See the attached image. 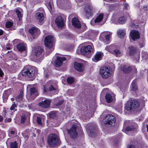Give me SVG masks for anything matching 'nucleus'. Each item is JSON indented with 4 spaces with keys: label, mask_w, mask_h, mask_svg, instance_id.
Returning a JSON list of instances; mask_svg holds the SVG:
<instances>
[{
    "label": "nucleus",
    "mask_w": 148,
    "mask_h": 148,
    "mask_svg": "<svg viewBox=\"0 0 148 148\" xmlns=\"http://www.w3.org/2000/svg\"><path fill=\"white\" fill-rule=\"evenodd\" d=\"M73 125L70 130H68V134L71 136L73 138H76L77 137V134L76 132L77 129L80 128V125L79 123L77 121L72 123Z\"/></svg>",
    "instance_id": "nucleus-1"
},
{
    "label": "nucleus",
    "mask_w": 148,
    "mask_h": 148,
    "mask_svg": "<svg viewBox=\"0 0 148 148\" xmlns=\"http://www.w3.org/2000/svg\"><path fill=\"white\" fill-rule=\"evenodd\" d=\"M48 144L50 146L55 147L61 144L60 140L58 136L55 134H50L48 138Z\"/></svg>",
    "instance_id": "nucleus-2"
},
{
    "label": "nucleus",
    "mask_w": 148,
    "mask_h": 148,
    "mask_svg": "<svg viewBox=\"0 0 148 148\" xmlns=\"http://www.w3.org/2000/svg\"><path fill=\"white\" fill-rule=\"evenodd\" d=\"M45 45L47 48V51L51 52L54 49L53 47L54 39L52 36H48L45 38Z\"/></svg>",
    "instance_id": "nucleus-3"
},
{
    "label": "nucleus",
    "mask_w": 148,
    "mask_h": 148,
    "mask_svg": "<svg viewBox=\"0 0 148 148\" xmlns=\"http://www.w3.org/2000/svg\"><path fill=\"white\" fill-rule=\"evenodd\" d=\"M139 102L136 100H132L128 102L126 106V109L128 111H134L138 108Z\"/></svg>",
    "instance_id": "nucleus-4"
},
{
    "label": "nucleus",
    "mask_w": 148,
    "mask_h": 148,
    "mask_svg": "<svg viewBox=\"0 0 148 148\" xmlns=\"http://www.w3.org/2000/svg\"><path fill=\"white\" fill-rule=\"evenodd\" d=\"M44 49L40 46H37L35 47L33 51L34 58L39 61L42 60L44 58L43 53Z\"/></svg>",
    "instance_id": "nucleus-5"
},
{
    "label": "nucleus",
    "mask_w": 148,
    "mask_h": 148,
    "mask_svg": "<svg viewBox=\"0 0 148 148\" xmlns=\"http://www.w3.org/2000/svg\"><path fill=\"white\" fill-rule=\"evenodd\" d=\"M34 71L33 68L29 66L25 67L22 71V74L29 78H33L34 75Z\"/></svg>",
    "instance_id": "nucleus-6"
},
{
    "label": "nucleus",
    "mask_w": 148,
    "mask_h": 148,
    "mask_svg": "<svg viewBox=\"0 0 148 148\" xmlns=\"http://www.w3.org/2000/svg\"><path fill=\"white\" fill-rule=\"evenodd\" d=\"M86 128L87 132L89 133V135L91 137L94 136L97 131V126L94 124L89 123L86 125Z\"/></svg>",
    "instance_id": "nucleus-7"
},
{
    "label": "nucleus",
    "mask_w": 148,
    "mask_h": 148,
    "mask_svg": "<svg viewBox=\"0 0 148 148\" xmlns=\"http://www.w3.org/2000/svg\"><path fill=\"white\" fill-rule=\"evenodd\" d=\"M110 69L109 67H103L100 69V73L102 77L106 79L110 75Z\"/></svg>",
    "instance_id": "nucleus-8"
},
{
    "label": "nucleus",
    "mask_w": 148,
    "mask_h": 148,
    "mask_svg": "<svg viewBox=\"0 0 148 148\" xmlns=\"http://www.w3.org/2000/svg\"><path fill=\"white\" fill-rule=\"evenodd\" d=\"M29 33L31 35L32 37H31V40L32 41L33 39H34L36 38L40 34V30L37 27H32L29 30Z\"/></svg>",
    "instance_id": "nucleus-9"
},
{
    "label": "nucleus",
    "mask_w": 148,
    "mask_h": 148,
    "mask_svg": "<svg viewBox=\"0 0 148 148\" xmlns=\"http://www.w3.org/2000/svg\"><path fill=\"white\" fill-rule=\"evenodd\" d=\"M115 117L111 114L107 115L105 117V123L111 125H114L116 122Z\"/></svg>",
    "instance_id": "nucleus-10"
},
{
    "label": "nucleus",
    "mask_w": 148,
    "mask_h": 148,
    "mask_svg": "<svg viewBox=\"0 0 148 148\" xmlns=\"http://www.w3.org/2000/svg\"><path fill=\"white\" fill-rule=\"evenodd\" d=\"M51 101V99H47L44 101L40 102L38 104L42 108H47L49 107Z\"/></svg>",
    "instance_id": "nucleus-11"
},
{
    "label": "nucleus",
    "mask_w": 148,
    "mask_h": 148,
    "mask_svg": "<svg viewBox=\"0 0 148 148\" xmlns=\"http://www.w3.org/2000/svg\"><path fill=\"white\" fill-rule=\"evenodd\" d=\"M55 22L58 28H62L64 25V19L61 16H58L56 19Z\"/></svg>",
    "instance_id": "nucleus-12"
},
{
    "label": "nucleus",
    "mask_w": 148,
    "mask_h": 148,
    "mask_svg": "<svg viewBox=\"0 0 148 148\" xmlns=\"http://www.w3.org/2000/svg\"><path fill=\"white\" fill-rule=\"evenodd\" d=\"M85 11L87 16H91L95 12V10L91 5L86 6L84 8Z\"/></svg>",
    "instance_id": "nucleus-13"
},
{
    "label": "nucleus",
    "mask_w": 148,
    "mask_h": 148,
    "mask_svg": "<svg viewBox=\"0 0 148 148\" xmlns=\"http://www.w3.org/2000/svg\"><path fill=\"white\" fill-rule=\"evenodd\" d=\"M130 35L132 39L135 41L140 38V34L139 32L136 30H132L131 31Z\"/></svg>",
    "instance_id": "nucleus-14"
},
{
    "label": "nucleus",
    "mask_w": 148,
    "mask_h": 148,
    "mask_svg": "<svg viewBox=\"0 0 148 148\" xmlns=\"http://www.w3.org/2000/svg\"><path fill=\"white\" fill-rule=\"evenodd\" d=\"M66 60L64 57H57L55 62V66L56 67H59L62 64V62Z\"/></svg>",
    "instance_id": "nucleus-15"
},
{
    "label": "nucleus",
    "mask_w": 148,
    "mask_h": 148,
    "mask_svg": "<svg viewBox=\"0 0 148 148\" xmlns=\"http://www.w3.org/2000/svg\"><path fill=\"white\" fill-rule=\"evenodd\" d=\"M74 67L76 70L79 72L82 71L84 69L83 64L77 62H75L74 63Z\"/></svg>",
    "instance_id": "nucleus-16"
},
{
    "label": "nucleus",
    "mask_w": 148,
    "mask_h": 148,
    "mask_svg": "<svg viewBox=\"0 0 148 148\" xmlns=\"http://www.w3.org/2000/svg\"><path fill=\"white\" fill-rule=\"evenodd\" d=\"M72 24L75 27L77 28H80L81 25L78 19L75 17L73 18L72 20Z\"/></svg>",
    "instance_id": "nucleus-17"
},
{
    "label": "nucleus",
    "mask_w": 148,
    "mask_h": 148,
    "mask_svg": "<svg viewBox=\"0 0 148 148\" xmlns=\"http://www.w3.org/2000/svg\"><path fill=\"white\" fill-rule=\"evenodd\" d=\"M36 17L38 21L40 23L42 22L44 18L42 13L41 12L37 13L36 14Z\"/></svg>",
    "instance_id": "nucleus-18"
},
{
    "label": "nucleus",
    "mask_w": 148,
    "mask_h": 148,
    "mask_svg": "<svg viewBox=\"0 0 148 148\" xmlns=\"http://www.w3.org/2000/svg\"><path fill=\"white\" fill-rule=\"evenodd\" d=\"M136 124L134 123H132L131 125H128L126 128V131H132L134 130L136 128Z\"/></svg>",
    "instance_id": "nucleus-19"
},
{
    "label": "nucleus",
    "mask_w": 148,
    "mask_h": 148,
    "mask_svg": "<svg viewBox=\"0 0 148 148\" xmlns=\"http://www.w3.org/2000/svg\"><path fill=\"white\" fill-rule=\"evenodd\" d=\"M80 51L81 53L84 55H87L91 53L88 50L86 46H82L81 49Z\"/></svg>",
    "instance_id": "nucleus-20"
},
{
    "label": "nucleus",
    "mask_w": 148,
    "mask_h": 148,
    "mask_svg": "<svg viewBox=\"0 0 148 148\" xmlns=\"http://www.w3.org/2000/svg\"><path fill=\"white\" fill-rule=\"evenodd\" d=\"M108 51L109 52L114 54L117 57H119L122 55V53L121 51L117 49H115L113 51H110L109 49L108 50Z\"/></svg>",
    "instance_id": "nucleus-21"
},
{
    "label": "nucleus",
    "mask_w": 148,
    "mask_h": 148,
    "mask_svg": "<svg viewBox=\"0 0 148 148\" xmlns=\"http://www.w3.org/2000/svg\"><path fill=\"white\" fill-rule=\"evenodd\" d=\"M17 48L20 52H22L25 50V47L24 44L23 43H19L17 46Z\"/></svg>",
    "instance_id": "nucleus-22"
},
{
    "label": "nucleus",
    "mask_w": 148,
    "mask_h": 148,
    "mask_svg": "<svg viewBox=\"0 0 148 148\" xmlns=\"http://www.w3.org/2000/svg\"><path fill=\"white\" fill-rule=\"evenodd\" d=\"M30 91L31 95L32 96L34 95L37 96L38 95V90L36 88L32 87L30 88Z\"/></svg>",
    "instance_id": "nucleus-23"
},
{
    "label": "nucleus",
    "mask_w": 148,
    "mask_h": 148,
    "mask_svg": "<svg viewBox=\"0 0 148 148\" xmlns=\"http://www.w3.org/2000/svg\"><path fill=\"white\" fill-rule=\"evenodd\" d=\"M130 50V56L133 55L137 51L136 48L132 46H131L129 47Z\"/></svg>",
    "instance_id": "nucleus-24"
},
{
    "label": "nucleus",
    "mask_w": 148,
    "mask_h": 148,
    "mask_svg": "<svg viewBox=\"0 0 148 148\" xmlns=\"http://www.w3.org/2000/svg\"><path fill=\"white\" fill-rule=\"evenodd\" d=\"M103 53L101 52L97 53L95 56V59L97 61H99L102 59Z\"/></svg>",
    "instance_id": "nucleus-25"
},
{
    "label": "nucleus",
    "mask_w": 148,
    "mask_h": 148,
    "mask_svg": "<svg viewBox=\"0 0 148 148\" xmlns=\"http://www.w3.org/2000/svg\"><path fill=\"white\" fill-rule=\"evenodd\" d=\"M103 16L104 14L102 13L100 14L95 20V23H99L101 21L103 18Z\"/></svg>",
    "instance_id": "nucleus-26"
},
{
    "label": "nucleus",
    "mask_w": 148,
    "mask_h": 148,
    "mask_svg": "<svg viewBox=\"0 0 148 148\" xmlns=\"http://www.w3.org/2000/svg\"><path fill=\"white\" fill-rule=\"evenodd\" d=\"M105 99L108 103H110L112 100V98L111 95L110 94L107 93L105 96Z\"/></svg>",
    "instance_id": "nucleus-27"
},
{
    "label": "nucleus",
    "mask_w": 148,
    "mask_h": 148,
    "mask_svg": "<svg viewBox=\"0 0 148 148\" xmlns=\"http://www.w3.org/2000/svg\"><path fill=\"white\" fill-rule=\"evenodd\" d=\"M118 35L120 38H123L125 36L126 33L124 30H119L117 31Z\"/></svg>",
    "instance_id": "nucleus-28"
},
{
    "label": "nucleus",
    "mask_w": 148,
    "mask_h": 148,
    "mask_svg": "<svg viewBox=\"0 0 148 148\" xmlns=\"http://www.w3.org/2000/svg\"><path fill=\"white\" fill-rule=\"evenodd\" d=\"M122 70L125 73H127L130 72L132 70V69L130 66H128L127 67H123Z\"/></svg>",
    "instance_id": "nucleus-29"
},
{
    "label": "nucleus",
    "mask_w": 148,
    "mask_h": 148,
    "mask_svg": "<svg viewBox=\"0 0 148 148\" xmlns=\"http://www.w3.org/2000/svg\"><path fill=\"white\" fill-rule=\"evenodd\" d=\"M131 85L132 90L136 91L138 90V87L136 81H133L132 82Z\"/></svg>",
    "instance_id": "nucleus-30"
},
{
    "label": "nucleus",
    "mask_w": 148,
    "mask_h": 148,
    "mask_svg": "<svg viewBox=\"0 0 148 148\" xmlns=\"http://www.w3.org/2000/svg\"><path fill=\"white\" fill-rule=\"evenodd\" d=\"M23 92L22 91H21L20 93L16 98V101H20L23 99Z\"/></svg>",
    "instance_id": "nucleus-31"
},
{
    "label": "nucleus",
    "mask_w": 148,
    "mask_h": 148,
    "mask_svg": "<svg viewBox=\"0 0 148 148\" xmlns=\"http://www.w3.org/2000/svg\"><path fill=\"white\" fill-rule=\"evenodd\" d=\"M118 21L120 24H123L125 23L126 19L125 17L121 16L118 19Z\"/></svg>",
    "instance_id": "nucleus-32"
},
{
    "label": "nucleus",
    "mask_w": 148,
    "mask_h": 148,
    "mask_svg": "<svg viewBox=\"0 0 148 148\" xmlns=\"http://www.w3.org/2000/svg\"><path fill=\"white\" fill-rule=\"evenodd\" d=\"M75 81V79L73 77H69L67 79V82L69 84L73 83Z\"/></svg>",
    "instance_id": "nucleus-33"
},
{
    "label": "nucleus",
    "mask_w": 148,
    "mask_h": 148,
    "mask_svg": "<svg viewBox=\"0 0 148 148\" xmlns=\"http://www.w3.org/2000/svg\"><path fill=\"white\" fill-rule=\"evenodd\" d=\"M95 35V33L94 31L90 30L87 33V35L89 37H92L94 36Z\"/></svg>",
    "instance_id": "nucleus-34"
},
{
    "label": "nucleus",
    "mask_w": 148,
    "mask_h": 148,
    "mask_svg": "<svg viewBox=\"0 0 148 148\" xmlns=\"http://www.w3.org/2000/svg\"><path fill=\"white\" fill-rule=\"evenodd\" d=\"M11 68L14 70V72H15L19 68V66L17 63H14L12 65Z\"/></svg>",
    "instance_id": "nucleus-35"
},
{
    "label": "nucleus",
    "mask_w": 148,
    "mask_h": 148,
    "mask_svg": "<svg viewBox=\"0 0 148 148\" xmlns=\"http://www.w3.org/2000/svg\"><path fill=\"white\" fill-rule=\"evenodd\" d=\"M56 116V112L53 111L51 112L49 114V117L50 118L54 119Z\"/></svg>",
    "instance_id": "nucleus-36"
},
{
    "label": "nucleus",
    "mask_w": 148,
    "mask_h": 148,
    "mask_svg": "<svg viewBox=\"0 0 148 148\" xmlns=\"http://www.w3.org/2000/svg\"><path fill=\"white\" fill-rule=\"evenodd\" d=\"M12 93V90L11 89H9L6 90L5 91L3 94V95L6 97H8Z\"/></svg>",
    "instance_id": "nucleus-37"
},
{
    "label": "nucleus",
    "mask_w": 148,
    "mask_h": 148,
    "mask_svg": "<svg viewBox=\"0 0 148 148\" xmlns=\"http://www.w3.org/2000/svg\"><path fill=\"white\" fill-rule=\"evenodd\" d=\"M57 88V86H54L53 85H51L48 88V90L50 91H52L56 90Z\"/></svg>",
    "instance_id": "nucleus-38"
},
{
    "label": "nucleus",
    "mask_w": 148,
    "mask_h": 148,
    "mask_svg": "<svg viewBox=\"0 0 148 148\" xmlns=\"http://www.w3.org/2000/svg\"><path fill=\"white\" fill-rule=\"evenodd\" d=\"M11 148H17L18 144L16 142H14L11 143L10 145Z\"/></svg>",
    "instance_id": "nucleus-39"
},
{
    "label": "nucleus",
    "mask_w": 148,
    "mask_h": 148,
    "mask_svg": "<svg viewBox=\"0 0 148 148\" xmlns=\"http://www.w3.org/2000/svg\"><path fill=\"white\" fill-rule=\"evenodd\" d=\"M13 23L11 21H8L6 22L5 26L8 28L11 27L13 25Z\"/></svg>",
    "instance_id": "nucleus-40"
},
{
    "label": "nucleus",
    "mask_w": 148,
    "mask_h": 148,
    "mask_svg": "<svg viewBox=\"0 0 148 148\" xmlns=\"http://www.w3.org/2000/svg\"><path fill=\"white\" fill-rule=\"evenodd\" d=\"M86 46L88 50L90 53L93 52L94 51V49L93 45L92 46L90 45H88Z\"/></svg>",
    "instance_id": "nucleus-41"
},
{
    "label": "nucleus",
    "mask_w": 148,
    "mask_h": 148,
    "mask_svg": "<svg viewBox=\"0 0 148 148\" xmlns=\"http://www.w3.org/2000/svg\"><path fill=\"white\" fill-rule=\"evenodd\" d=\"M16 13L17 14L18 17L20 19V18L22 17V15L21 14V12L18 10L16 9Z\"/></svg>",
    "instance_id": "nucleus-42"
},
{
    "label": "nucleus",
    "mask_w": 148,
    "mask_h": 148,
    "mask_svg": "<svg viewBox=\"0 0 148 148\" xmlns=\"http://www.w3.org/2000/svg\"><path fill=\"white\" fill-rule=\"evenodd\" d=\"M26 117L25 115H23L22 116L21 119V123H24L26 120Z\"/></svg>",
    "instance_id": "nucleus-43"
},
{
    "label": "nucleus",
    "mask_w": 148,
    "mask_h": 148,
    "mask_svg": "<svg viewBox=\"0 0 148 148\" xmlns=\"http://www.w3.org/2000/svg\"><path fill=\"white\" fill-rule=\"evenodd\" d=\"M17 107V106L15 102H13V103L11 106L10 109L11 110H13L15 109V108Z\"/></svg>",
    "instance_id": "nucleus-44"
},
{
    "label": "nucleus",
    "mask_w": 148,
    "mask_h": 148,
    "mask_svg": "<svg viewBox=\"0 0 148 148\" xmlns=\"http://www.w3.org/2000/svg\"><path fill=\"white\" fill-rule=\"evenodd\" d=\"M29 134L28 133L26 134V132H25L23 134L24 137L26 140L28 139L29 137Z\"/></svg>",
    "instance_id": "nucleus-45"
},
{
    "label": "nucleus",
    "mask_w": 148,
    "mask_h": 148,
    "mask_svg": "<svg viewBox=\"0 0 148 148\" xmlns=\"http://www.w3.org/2000/svg\"><path fill=\"white\" fill-rule=\"evenodd\" d=\"M36 121L40 125L42 124L41 120L40 117H38L36 118Z\"/></svg>",
    "instance_id": "nucleus-46"
},
{
    "label": "nucleus",
    "mask_w": 148,
    "mask_h": 148,
    "mask_svg": "<svg viewBox=\"0 0 148 148\" xmlns=\"http://www.w3.org/2000/svg\"><path fill=\"white\" fill-rule=\"evenodd\" d=\"M51 3L50 2H49L48 4V8L49 10H51L52 9V7Z\"/></svg>",
    "instance_id": "nucleus-47"
},
{
    "label": "nucleus",
    "mask_w": 148,
    "mask_h": 148,
    "mask_svg": "<svg viewBox=\"0 0 148 148\" xmlns=\"http://www.w3.org/2000/svg\"><path fill=\"white\" fill-rule=\"evenodd\" d=\"M64 102V100H62L60 101L57 104H56V106H59L61 105Z\"/></svg>",
    "instance_id": "nucleus-48"
},
{
    "label": "nucleus",
    "mask_w": 148,
    "mask_h": 148,
    "mask_svg": "<svg viewBox=\"0 0 148 148\" xmlns=\"http://www.w3.org/2000/svg\"><path fill=\"white\" fill-rule=\"evenodd\" d=\"M11 120L12 119L11 118H6L5 119L4 121L5 123L10 122L11 121Z\"/></svg>",
    "instance_id": "nucleus-49"
},
{
    "label": "nucleus",
    "mask_w": 148,
    "mask_h": 148,
    "mask_svg": "<svg viewBox=\"0 0 148 148\" xmlns=\"http://www.w3.org/2000/svg\"><path fill=\"white\" fill-rule=\"evenodd\" d=\"M110 34L107 35L105 36V39L107 41H109L110 40Z\"/></svg>",
    "instance_id": "nucleus-50"
},
{
    "label": "nucleus",
    "mask_w": 148,
    "mask_h": 148,
    "mask_svg": "<svg viewBox=\"0 0 148 148\" xmlns=\"http://www.w3.org/2000/svg\"><path fill=\"white\" fill-rule=\"evenodd\" d=\"M4 75V73L0 68V77H2Z\"/></svg>",
    "instance_id": "nucleus-51"
},
{
    "label": "nucleus",
    "mask_w": 148,
    "mask_h": 148,
    "mask_svg": "<svg viewBox=\"0 0 148 148\" xmlns=\"http://www.w3.org/2000/svg\"><path fill=\"white\" fill-rule=\"evenodd\" d=\"M124 7L125 9H128V8H129V5L127 3H125L124 4Z\"/></svg>",
    "instance_id": "nucleus-52"
},
{
    "label": "nucleus",
    "mask_w": 148,
    "mask_h": 148,
    "mask_svg": "<svg viewBox=\"0 0 148 148\" xmlns=\"http://www.w3.org/2000/svg\"><path fill=\"white\" fill-rule=\"evenodd\" d=\"M6 48L7 50H10L12 49V47L11 45L9 44L7 45L6 47Z\"/></svg>",
    "instance_id": "nucleus-53"
},
{
    "label": "nucleus",
    "mask_w": 148,
    "mask_h": 148,
    "mask_svg": "<svg viewBox=\"0 0 148 148\" xmlns=\"http://www.w3.org/2000/svg\"><path fill=\"white\" fill-rule=\"evenodd\" d=\"M43 92L45 93H46L47 91V89L45 88V86L44 85H43Z\"/></svg>",
    "instance_id": "nucleus-54"
},
{
    "label": "nucleus",
    "mask_w": 148,
    "mask_h": 148,
    "mask_svg": "<svg viewBox=\"0 0 148 148\" xmlns=\"http://www.w3.org/2000/svg\"><path fill=\"white\" fill-rule=\"evenodd\" d=\"M128 148H136L135 146L132 145H128Z\"/></svg>",
    "instance_id": "nucleus-55"
},
{
    "label": "nucleus",
    "mask_w": 148,
    "mask_h": 148,
    "mask_svg": "<svg viewBox=\"0 0 148 148\" xmlns=\"http://www.w3.org/2000/svg\"><path fill=\"white\" fill-rule=\"evenodd\" d=\"M3 120V117L2 116L0 115V122L2 121Z\"/></svg>",
    "instance_id": "nucleus-56"
},
{
    "label": "nucleus",
    "mask_w": 148,
    "mask_h": 148,
    "mask_svg": "<svg viewBox=\"0 0 148 148\" xmlns=\"http://www.w3.org/2000/svg\"><path fill=\"white\" fill-rule=\"evenodd\" d=\"M3 34V31L1 29H0V36H1Z\"/></svg>",
    "instance_id": "nucleus-57"
},
{
    "label": "nucleus",
    "mask_w": 148,
    "mask_h": 148,
    "mask_svg": "<svg viewBox=\"0 0 148 148\" xmlns=\"http://www.w3.org/2000/svg\"><path fill=\"white\" fill-rule=\"evenodd\" d=\"M143 8L144 10H145V11H146L147 10V7L146 6H144L143 7Z\"/></svg>",
    "instance_id": "nucleus-58"
},
{
    "label": "nucleus",
    "mask_w": 148,
    "mask_h": 148,
    "mask_svg": "<svg viewBox=\"0 0 148 148\" xmlns=\"http://www.w3.org/2000/svg\"><path fill=\"white\" fill-rule=\"evenodd\" d=\"M10 133L12 134H13L15 133V132L14 131L12 130L10 132Z\"/></svg>",
    "instance_id": "nucleus-59"
},
{
    "label": "nucleus",
    "mask_w": 148,
    "mask_h": 148,
    "mask_svg": "<svg viewBox=\"0 0 148 148\" xmlns=\"http://www.w3.org/2000/svg\"><path fill=\"white\" fill-rule=\"evenodd\" d=\"M134 71H135V73H137V70H136V68H134Z\"/></svg>",
    "instance_id": "nucleus-60"
},
{
    "label": "nucleus",
    "mask_w": 148,
    "mask_h": 148,
    "mask_svg": "<svg viewBox=\"0 0 148 148\" xmlns=\"http://www.w3.org/2000/svg\"><path fill=\"white\" fill-rule=\"evenodd\" d=\"M11 100H12V101H13L14 100V98H12L11 99Z\"/></svg>",
    "instance_id": "nucleus-61"
},
{
    "label": "nucleus",
    "mask_w": 148,
    "mask_h": 148,
    "mask_svg": "<svg viewBox=\"0 0 148 148\" xmlns=\"http://www.w3.org/2000/svg\"><path fill=\"white\" fill-rule=\"evenodd\" d=\"M45 77H46V78H47V77H48V74H46V75H45Z\"/></svg>",
    "instance_id": "nucleus-62"
},
{
    "label": "nucleus",
    "mask_w": 148,
    "mask_h": 148,
    "mask_svg": "<svg viewBox=\"0 0 148 148\" xmlns=\"http://www.w3.org/2000/svg\"><path fill=\"white\" fill-rule=\"evenodd\" d=\"M139 46L140 48H141L143 47V46L141 45V44H140Z\"/></svg>",
    "instance_id": "nucleus-63"
},
{
    "label": "nucleus",
    "mask_w": 148,
    "mask_h": 148,
    "mask_svg": "<svg viewBox=\"0 0 148 148\" xmlns=\"http://www.w3.org/2000/svg\"><path fill=\"white\" fill-rule=\"evenodd\" d=\"M147 131L148 132V124L147 125Z\"/></svg>",
    "instance_id": "nucleus-64"
}]
</instances>
